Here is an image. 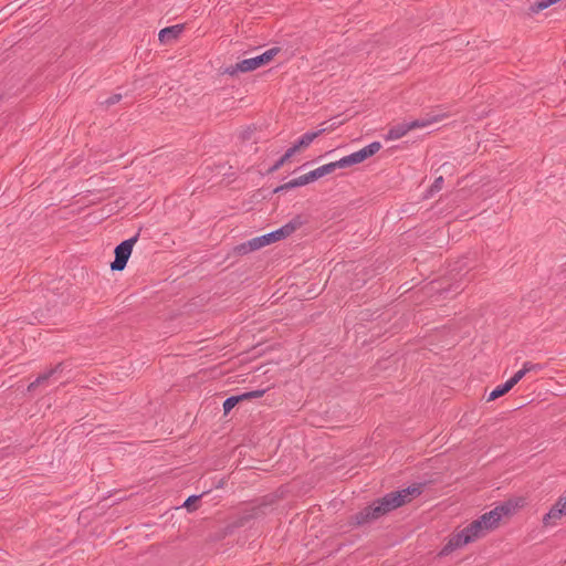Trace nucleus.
<instances>
[{"label": "nucleus", "mask_w": 566, "mask_h": 566, "mask_svg": "<svg viewBox=\"0 0 566 566\" xmlns=\"http://www.w3.org/2000/svg\"><path fill=\"white\" fill-rule=\"evenodd\" d=\"M137 239L138 234L123 241L115 248V260L111 263V269L113 271H123L125 269L127 261L132 254L133 247L136 243Z\"/></svg>", "instance_id": "nucleus-4"}, {"label": "nucleus", "mask_w": 566, "mask_h": 566, "mask_svg": "<svg viewBox=\"0 0 566 566\" xmlns=\"http://www.w3.org/2000/svg\"><path fill=\"white\" fill-rule=\"evenodd\" d=\"M306 179L308 184L322 178V174L319 172V168H316L315 170L310 171L308 174H305Z\"/></svg>", "instance_id": "nucleus-29"}, {"label": "nucleus", "mask_w": 566, "mask_h": 566, "mask_svg": "<svg viewBox=\"0 0 566 566\" xmlns=\"http://www.w3.org/2000/svg\"><path fill=\"white\" fill-rule=\"evenodd\" d=\"M306 179L308 184L322 178V174L319 172V168H316L315 170L310 171L308 174H305Z\"/></svg>", "instance_id": "nucleus-30"}, {"label": "nucleus", "mask_w": 566, "mask_h": 566, "mask_svg": "<svg viewBox=\"0 0 566 566\" xmlns=\"http://www.w3.org/2000/svg\"><path fill=\"white\" fill-rule=\"evenodd\" d=\"M318 168H319V172L324 177L326 175H329V174L334 172L337 168H339V163L337 160V161H334V163L326 164V165H324L322 167H318Z\"/></svg>", "instance_id": "nucleus-23"}, {"label": "nucleus", "mask_w": 566, "mask_h": 566, "mask_svg": "<svg viewBox=\"0 0 566 566\" xmlns=\"http://www.w3.org/2000/svg\"><path fill=\"white\" fill-rule=\"evenodd\" d=\"M262 513L261 506L252 507L245 514L239 516L235 521L232 522L231 526L233 528H239L245 526L251 520L256 518Z\"/></svg>", "instance_id": "nucleus-14"}, {"label": "nucleus", "mask_w": 566, "mask_h": 566, "mask_svg": "<svg viewBox=\"0 0 566 566\" xmlns=\"http://www.w3.org/2000/svg\"><path fill=\"white\" fill-rule=\"evenodd\" d=\"M344 122L343 120H333L331 124L328 122H324L319 125V129L316 130L315 133H319V136L326 132H331V130H334L336 129L338 126H340Z\"/></svg>", "instance_id": "nucleus-21"}, {"label": "nucleus", "mask_w": 566, "mask_h": 566, "mask_svg": "<svg viewBox=\"0 0 566 566\" xmlns=\"http://www.w3.org/2000/svg\"><path fill=\"white\" fill-rule=\"evenodd\" d=\"M280 51H281V49L277 46L271 48L270 50L265 51L261 55L242 60L241 62H238L235 65H230L229 67L226 69L224 73L234 75L239 72L247 73V72L254 71V70L270 63Z\"/></svg>", "instance_id": "nucleus-1"}, {"label": "nucleus", "mask_w": 566, "mask_h": 566, "mask_svg": "<svg viewBox=\"0 0 566 566\" xmlns=\"http://www.w3.org/2000/svg\"><path fill=\"white\" fill-rule=\"evenodd\" d=\"M386 515L379 504L376 503V500L373 501L369 505L350 516V525L361 526L364 524L371 523L381 516Z\"/></svg>", "instance_id": "nucleus-5"}, {"label": "nucleus", "mask_w": 566, "mask_h": 566, "mask_svg": "<svg viewBox=\"0 0 566 566\" xmlns=\"http://www.w3.org/2000/svg\"><path fill=\"white\" fill-rule=\"evenodd\" d=\"M122 97L123 96L119 93L113 94L111 97H108L107 99H105L101 104L105 105L106 107H109V106L115 105L116 103H118L122 99Z\"/></svg>", "instance_id": "nucleus-27"}, {"label": "nucleus", "mask_w": 566, "mask_h": 566, "mask_svg": "<svg viewBox=\"0 0 566 566\" xmlns=\"http://www.w3.org/2000/svg\"><path fill=\"white\" fill-rule=\"evenodd\" d=\"M283 165H284V164H283V163H281V160L279 159L277 161H275V164H274L272 167H270V168L268 169V171H266V172H268L269 175H271V174H273V172L277 171V170H279Z\"/></svg>", "instance_id": "nucleus-34"}, {"label": "nucleus", "mask_w": 566, "mask_h": 566, "mask_svg": "<svg viewBox=\"0 0 566 566\" xmlns=\"http://www.w3.org/2000/svg\"><path fill=\"white\" fill-rule=\"evenodd\" d=\"M240 402V398L237 396H231L227 398L223 402V411L224 413H229L238 403Z\"/></svg>", "instance_id": "nucleus-22"}, {"label": "nucleus", "mask_w": 566, "mask_h": 566, "mask_svg": "<svg viewBox=\"0 0 566 566\" xmlns=\"http://www.w3.org/2000/svg\"><path fill=\"white\" fill-rule=\"evenodd\" d=\"M398 493L395 491L387 493L382 497L376 499V503L379 504L385 514L390 513L391 511L401 507V501L399 500Z\"/></svg>", "instance_id": "nucleus-8"}, {"label": "nucleus", "mask_w": 566, "mask_h": 566, "mask_svg": "<svg viewBox=\"0 0 566 566\" xmlns=\"http://www.w3.org/2000/svg\"><path fill=\"white\" fill-rule=\"evenodd\" d=\"M296 148H294L293 146L290 147L285 154L280 158L281 163L285 164L287 163L295 154H296Z\"/></svg>", "instance_id": "nucleus-31"}, {"label": "nucleus", "mask_w": 566, "mask_h": 566, "mask_svg": "<svg viewBox=\"0 0 566 566\" xmlns=\"http://www.w3.org/2000/svg\"><path fill=\"white\" fill-rule=\"evenodd\" d=\"M442 184H443V177L442 176L436 178V180L433 181V184L430 187V192L433 193V192H437V191L441 190Z\"/></svg>", "instance_id": "nucleus-32"}, {"label": "nucleus", "mask_w": 566, "mask_h": 566, "mask_svg": "<svg viewBox=\"0 0 566 566\" xmlns=\"http://www.w3.org/2000/svg\"><path fill=\"white\" fill-rule=\"evenodd\" d=\"M265 390L262 389V390H253V391H249V395H251L252 398H260L264 395Z\"/></svg>", "instance_id": "nucleus-35"}, {"label": "nucleus", "mask_w": 566, "mask_h": 566, "mask_svg": "<svg viewBox=\"0 0 566 566\" xmlns=\"http://www.w3.org/2000/svg\"><path fill=\"white\" fill-rule=\"evenodd\" d=\"M318 136L319 133L307 132L293 145V147L296 148V151L298 153L307 148L313 143V140Z\"/></svg>", "instance_id": "nucleus-16"}, {"label": "nucleus", "mask_w": 566, "mask_h": 566, "mask_svg": "<svg viewBox=\"0 0 566 566\" xmlns=\"http://www.w3.org/2000/svg\"><path fill=\"white\" fill-rule=\"evenodd\" d=\"M237 397L240 398V402L243 401V400L252 399L251 395H249V391L244 392L242 395H238Z\"/></svg>", "instance_id": "nucleus-36"}, {"label": "nucleus", "mask_w": 566, "mask_h": 566, "mask_svg": "<svg viewBox=\"0 0 566 566\" xmlns=\"http://www.w3.org/2000/svg\"><path fill=\"white\" fill-rule=\"evenodd\" d=\"M277 230L272 231L270 233L253 238L244 243H241L234 247V253L238 255H244L249 252L259 250L263 247H266L271 243L282 240Z\"/></svg>", "instance_id": "nucleus-3"}, {"label": "nucleus", "mask_w": 566, "mask_h": 566, "mask_svg": "<svg viewBox=\"0 0 566 566\" xmlns=\"http://www.w3.org/2000/svg\"><path fill=\"white\" fill-rule=\"evenodd\" d=\"M308 181L306 179V176H300L298 178L292 179L289 182L281 185L274 189V193L281 192L283 190H289L295 187H301L307 185Z\"/></svg>", "instance_id": "nucleus-17"}, {"label": "nucleus", "mask_w": 566, "mask_h": 566, "mask_svg": "<svg viewBox=\"0 0 566 566\" xmlns=\"http://www.w3.org/2000/svg\"><path fill=\"white\" fill-rule=\"evenodd\" d=\"M200 500V495H191L189 496L185 503L184 507H186L189 512L197 510V502Z\"/></svg>", "instance_id": "nucleus-25"}, {"label": "nucleus", "mask_w": 566, "mask_h": 566, "mask_svg": "<svg viewBox=\"0 0 566 566\" xmlns=\"http://www.w3.org/2000/svg\"><path fill=\"white\" fill-rule=\"evenodd\" d=\"M514 507L511 503H505L496 506L490 512L484 513L479 520L482 522L484 530L488 532L496 528L499 526V522L503 515H509L512 513Z\"/></svg>", "instance_id": "nucleus-6"}, {"label": "nucleus", "mask_w": 566, "mask_h": 566, "mask_svg": "<svg viewBox=\"0 0 566 566\" xmlns=\"http://www.w3.org/2000/svg\"><path fill=\"white\" fill-rule=\"evenodd\" d=\"M304 223H306V220L301 216L297 214L291 221H289L286 224L277 229L281 239H285L290 237L292 233H294L297 229H300Z\"/></svg>", "instance_id": "nucleus-11"}, {"label": "nucleus", "mask_w": 566, "mask_h": 566, "mask_svg": "<svg viewBox=\"0 0 566 566\" xmlns=\"http://www.w3.org/2000/svg\"><path fill=\"white\" fill-rule=\"evenodd\" d=\"M54 377L53 373L49 369L48 371L40 374L34 381L30 382L28 386V391H34L39 386L46 382L50 378Z\"/></svg>", "instance_id": "nucleus-18"}, {"label": "nucleus", "mask_w": 566, "mask_h": 566, "mask_svg": "<svg viewBox=\"0 0 566 566\" xmlns=\"http://www.w3.org/2000/svg\"><path fill=\"white\" fill-rule=\"evenodd\" d=\"M464 531L471 537L472 542L484 536L488 533V531L484 530V526L479 518L472 521L468 526H465Z\"/></svg>", "instance_id": "nucleus-15"}, {"label": "nucleus", "mask_w": 566, "mask_h": 566, "mask_svg": "<svg viewBox=\"0 0 566 566\" xmlns=\"http://www.w3.org/2000/svg\"><path fill=\"white\" fill-rule=\"evenodd\" d=\"M185 27L184 24H176L171 27L164 28L160 30L158 38L159 41L164 44H168L179 38V35L182 33Z\"/></svg>", "instance_id": "nucleus-9"}, {"label": "nucleus", "mask_w": 566, "mask_h": 566, "mask_svg": "<svg viewBox=\"0 0 566 566\" xmlns=\"http://www.w3.org/2000/svg\"><path fill=\"white\" fill-rule=\"evenodd\" d=\"M64 369H65V363L61 361V363L56 364L50 370L53 373V376L55 377L56 375H61L64 371Z\"/></svg>", "instance_id": "nucleus-33"}, {"label": "nucleus", "mask_w": 566, "mask_h": 566, "mask_svg": "<svg viewBox=\"0 0 566 566\" xmlns=\"http://www.w3.org/2000/svg\"><path fill=\"white\" fill-rule=\"evenodd\" d=\"M526 375L524 368L516 371L513 377H511L507 382L511 384L512 388Z\"/></svg>", "instance_id": "nucleus-28"}, {"label": "nucleus", "mask_w": 566, "mask_h": 566, "mask_svg": "<svg viewBox=\"0 0 566 566\" xmlns=\"http://www.w3.org/2000/svg\"><path fill=\"white\" fill-rule=\"evenodd\" d=\"M511 389H512V386L507 381L505 384H503V385L497 386L494 390L491 391V394H490V396L488 398V401H492V400H495V399L504 396Z\"/></svg>", "instance_id": "nucleus-20"}, {"label": "nucleus", "mask_w": 566, "mask_h": 566, "mask_svg": "<svg viewBox=\"0 0 566 566\" xmlns=\"http://www.w3.org/2000/svg\"><path fill=\"white\" fill-rule=\"evenodd\" d=\"M446 117V114L430 115L422 119H416L408 124H398L388 130L387 139H399L413 128L426 127L432 123L439 122Z\"/></svg>", "instance_id": "nucleus-2"}, {"label": "nucleus", "mask_w": 566, "mask_h": 566, "mask_svg": "<svg viewBox=\"0 0 566 566\" xmlns=\"http://www.w3.org/2000/svg\"><path fill=\"white\" fill-rule=\"evenodd\" d=\"M523 368H524V371L527 374V373H531V371H539L542 370V365L541 364H534L532 361H525L523 364Z\"/></svg>", "instance_id": "nucleus-26"}, {"label": "nucleus", "mask_w": 566, "mask_h": 566, "mask_svg": "<svg viewBox=\"0 0 566 566\" xmlns=\"http://www.w3.org/2000/svg\"><path fill=\"white\" fill-rule=\"evenodd\" d=\"M564 515H566V496L559 497L549 512L544 515L543 524L545 526L555 525L556 521L560 520Z\"/></svg>", "instance_id": "nucleus-7"}, {"label": "nucleus", "mask_w": 566, "mask_h": 566, "mask_svg": "<svg viewBox=\"0 0 566 566\" xmlns=\"http://www.w3.org/2000/svg\"><path fill=\"white\" fill-rule=\"evenodd\" d=\"M381 148V144L379 142H374L366 147L359 149L358 151L353 153L358 164L365 161L367 158L374 156Z\"/></svg>", "instance_id": "nucleus-13"}, {"label": "nucleus", "mask_w": 566, "mask_h": 566, "mask_svg": "<svg viewBox=\"0 0 566 566\" xmlns=\"http://www.w3.org/2000/svg\"><path fill=\"white\" fill-rule=\"evenodd\" d=\"M338 163H339V168H348L350 166L358 164V161L356 160V158L353 154L340 158L338 160Z\"/></svg>", "instance_id": "nucleus-24"}, {"label": "nucleus", "mask_w": 566, "mask_h": 566, "mask_svg": "<svg viewBox=\"0 0 566 566\" xmlns=\"http://www.w3.org/2000/svg\"><path fill=\"white\" fill-rule=\"evenodd\" d=\"M558 0H539V1H536L535 3H533L531 7H530V14H535V13H538L545 9H547L548 7L557 3Z\"/></svg>", "instance_id": "nucleus-19"}, {"label": "nucleus", "mask_w": 566, "mask_h": 566, "mask_svg": "<svg viewBox=\"0 0 566 566\" xmlns=\"http://www.w3.org/2000/svg\"><path fill=\"white\" fill-rule=\"evenodd\" d=\"M423 491V484L422 483H416L412 484L406 489L395 491L400 496L399 500L401 501V504L405 505L409 503L413 497L419 496Z\"/></svg>", "instance_id": "nucleus-10"}, {"label": "nucleus", "mask_w": 566, "mask_h": 566, "mask_svg": "<svg viewBox=\"0 0 566 566\" xmlns=\"http://www.w3.org/2000/svg\"><path fill=\"white\" fill-rule=\"evenodd\" d=\"M471 542V537L467 534V532L463 528L461 532L450 537L448 544L443 548V552H451Z\"/></svg>", "instance_id": "nucleus-12"}]
</instances>
